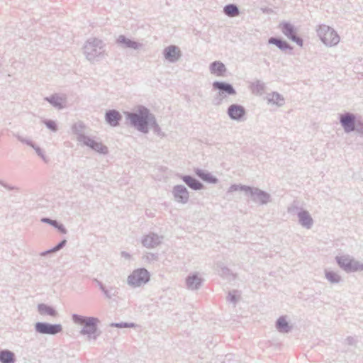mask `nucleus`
<instances>
[{
	"instance_id": "obj_30",
	"label": "nucleus",
	"mask_w": 363,
	"mask_h": 363,
	"mask_svg": "<svg viewBox=\"0 0 363 363\" xmlns=\"http://www.w3.org/2000/svg\"><path fill=\"white\" fill-rule=\"evenodd\" d=\"M324 273L325 277L330 284H338L342 281L341 276L334 271L325 269Z\"/></svg>"
},
{
	"instance_id": "obj_11",
	"label": "nucleus",
	"mask_w": 363,
	"mask_h": 363,
	"mask_svg": "<svg viewBox=\"0 0 363 363\" xmlns=\"http://www.w3.org/2000/svg\"><path fill=\"white\" fill-rule=\"evenodd\" d=\"M79 142L100 154L106 155L108 152V147L106 145H103L101 142L94 140L89 136L80 135Z\"/></svg>"
},
{
	"instance_id": "obj_32",
	"label": "nucleus",
	"mask_w": 363,
	"mask_h": 363,
	"mask_svg": "<svg viewBox=\"0 0 363 363\" xmlns=\"http://www.w3.org/2000/svg\"><path fill=\"white\" fill-rule=\"evenodd\" d=\"M223 12L226 16L230 17L238 16L240 13L238 6L234 4H229L225 5L223 8Z\"/></svg>"
},
{
	"instance_id": "obj_41",
	"label": "nucleus",
	"mask_w": 363,
	"mask_h": 363,
	"mask_svg": "<svg viewBox=\"0 0 363 363\" xmlns=\"http://www.w3.org/2000/svg\"><path fill=\"white\" fill-rule=\"evenodd\" d=\"M32 147L35 150V151L36 154H37V155H38V156H39V157H40V158H41L44 162H47V161H48V160H47V159H46V157H45V155L44 152L43 151V150H42L40 147H38V145H36L35 144H34V145H33V146Z\"/></svg>"
},
{
	"instance_id": "obj_1",
	"label": "nucleus",
	"mask_w": 363,
	"mask_h": 363,
	"mask_svg": "<svg viewBox=\"0 0 363 363\" xmlns=\"http://www.w3.org/2000/svg\"><path fill=\"white\" fill-rule=\"evenodd\" d=\"M124 114L130 126L144 134L149 133L150 124L155 115L147 107L139 106L136 111H125Z\"/></svg>"
},
{
	"instance_id": "obj_24",
	"label": "nucleus",
	"mask_w": 363,
	"mask_h": 363,
	"mask_svg": "<svg viewBox=\"0 0 363 363\" xmlns=\"http://www.w3.org/2000/svg\"><path fill=\"white\" fill-rule=\"evenodd\" d=\"M194 173L198 177L207 183L216 184L218 182V179L215 176L206 170L196 168L194 169Z\"/></svg>"
},
{
	"instance_id": "obj_6",
	"label": "nucleus",
	"mask_w": 363,
	"mask_h": 363,
	"mask_svg": "<svg viewBox=\"0 0 363 363\" xmlns=\"http://www.w3.org/2000/svg\"><path fill=\"white\" fill-rule=\"evenodd\" d=\"M316 31L318 36L326 46H335L340 42V36L337 32L328 26L320 25Z\"/></svg>"
},
{
	"instance_id": "obj_2",
	"label": "nucleus",
	"mask_w": 363,
	"mask_h": 363,
	"mask_svg": "<svg viewBox=\"0 0 363 363\" xmlns=\"http://www.w3.org/2000/svg\"><path fill=\"white\" fill-rule=\"evenodd\" d=\"M72 321L77 325L82 326L79 333L83 335H87L89 340H96L101 335L98 325L100 320L98 318L93 316H84L77 313L72 315Z\"/></svg>"
},
{
	"instance_id": "obj_29",
	"label": "nucleus",
	"mask_w": 363,
	"mask_h": 363,
	"mask_svg": "<svg viewBox=\"0 0 363 363\" xmlns=\"http://www.w3.org/2000/svg\"><path fill=\"white\" fill-rule=\"evenodd\" d=\"M41 222L44 223H48L52 226H53L55 228L57 229L59 232H60L62 234H66L67 233V229L64 226L63 224L60 223L57 220H52L49 218H42Z\"/></svg>"
},
{
	"instance_id": "obj_5",
	"label": "nucleus",
	"mask_w": 363,
	"mask_h": 363,
	"mask_svg": "<svg viewBox=\"0 0 363 363\" xmlns=\"http://www.w3.org/2000/svg\"><path fill=\"white\" fill-rule=\"evenodd\" d=\"M335 260L340 268L346 273L363 271V263L350 255L336 256Z\"/></svg>"
},
{
	"instance_id": "obj_47",
	"label": "nucleus",
	"mask_w": 363,
	"mask_h": 363,
	"mask_svg": "<svg viewBox=\"0 0 363 363\" xmlns=\"http://www.w3.org/2000/svg\"><path fill=\"white\" fill-rule=\"evenodd\" d=\"M219 273L223 277H228L231 274L230 269L225 266L220 267V270L219 271Z\"/></svg>"
},
{
	"instance_id": "obj_27",
	"label": "nucleus",
	"mask_w": 363,
	"mask_h": 363,
	"mask_svg": "<svg viewBox=\"0 0 363 363\" xmlns=\"http://www.w3.org/2000/svg\"><path fill=\"white\" fill-rule=\"evenodd\" d=\"M16 357L13 352L4 349L0 350V363H16Z\"/></svg>"
},
{
	"instance_id": "obj_21",
	"label": "nucleus",
	"mask_w": 363,
	"mask_h": 363,
	"mask_svg": "<svg viewBox=\"0 0 363 363\" xmlns=\"http://www.w3.org/2000/svg\"><path fill=\"white\" fill-rule=\"evenodd\" d=\"M179 178L191 189L201 190L204 185L197 179L191 175H179Z\"/></svg>"
},
{
	"instance_id": "obj_46",
	"label": "nucleus",
	"mask_w": 363,
	"mask_h": 363,
	"mask_svg": "<svg viewBox=\"0 0 363 363\" xmlns=\"http://www.w3.org/2000/svg\"><path fill=\"white\" fill-rule=\"evenodd\" d=\"M67 244V240H62L58 244H57L55 247L52 248V252H57L60 250L62 249Z\"/></svg>"
},
{
	"instance_id": "obj_33",
	"label": "nucleus",
	"mask_w": 363,
	"mask_h": 363,
	"mask_svg": "<svg viewBox=\"0 0 363 363\" xmlns=\"http://www.w3.org/2000/svg\"><path fill=\"white\" fill-rule=\"evenodd\" d=\"M272 97L268 99L269 103L282 106L284 104V99L279 93L274 91L271 94Z\"/></svg>"
},
{
	"instance_id": "obj_8",
	"label": "nucleus",
	"mask_w": 363,
	"mask_h": 363,
	"mask_svg": "<svg viewBox=\"0 0 363 363\" xmlns=\"http://www.w3.org/2000/svg\"><path fill=\"white\" fill-rule=\"evenodd\" d=\"M282 33L289 40L296 43L298 46L302 47L303 40L298 35L297 28L291 23L283 21L279 25Z\"/></svg>"
},
{
	"instance_id": "obj_20",
	"label": "nucleus",
	"mask_w": 363,
	"mask_h": 363,
	"mask_svg": "<svg viewBox=\"0 0 363 363\" xmlns=\"http://www.w3.org/2000/svg\"><path fill=\"white\" fill-rule=\"evenodd\" d=\"M203 281V279L200 277L197 272L191 274L186 278V287L190 290L199 289L201 287Z\"/></svg>"
},
{
	"instance_id": "obj_15",
	"label": "nucleus",
	"mask_w": 363,
	"mask_h": 363,
	"mask_svg": "<svg viewBox=\"0 0 363 363\" xmlns=\"http://www.w3.org/2000/svg\"><path fill=\"white\" fill-rule=\"evenodd\" d=\"M162 53L165 60L171 63L177 62L182 56V52L179 48L174 45L166 47L163 50Z\"/></svg>"
},
{
	"instance_id": "obj_12",
	"label": "nucleus",
	"mask_w": 363,
	"mask_h": 363,
	"mask_svg": "<svg viewBox=\"0 0 363 363\" xmlns=\"http://www.w3.org/2000/svg\"><path fill=\"white\" fill-rule=\"evenodd\" d=\"M339 119L340 123L345 133H349L354 131L357 118L354 113L346 112L340 114Z\"/></svg>"
},
{
	"instance_id": "obj_52",
	"label": "nucleus",
	"mask_w": 363,
	"mask_h": 363,
	"mask_svg": "<svg viewBox=\"0 0 363 363\" xmlns=\"http://www.w3.org/2000/svg\"><path fill=\"white\" fill-rule=\"evenodd\" d=\"M122 256L125 257H130V255L125 252H122Z\"/></svg>"
},
{
	"instance_id": "obj_4",
	"label": "nucleus",
	"mask_w": 363,
	"mask_h": 363,
	"mask_svg": "<svg viewBox=\"0 0 363 363\" xmlns=\"http://www.w3.org/2000/svg\"><path fill=\"white\" fill-rule=\"evenodd\" d=\"M83 49L86 58L91 62H97L104 56V43L98 38L89 39Z\"/></svg>"
},
{
	"instance_id": "obj_14",
	"label": "nucleus",
	"mask_w": 363,
	"mask_h": 363,
	"mask_svg": "<svg viewBox=\"0 0 363 363\" xmlns=\"http://www.w3.org/2000/svg\"><path fill=\"white\" fill-rule=\"evenodd\" d=\"M172 192L177 202L185 204L189 201V193L185 186L182 184L175 185Z\"/></svg>"
},
{
	"instance_id": "obj_31",
	"label": "nucleus",
	"mask_w": 363,
	"mask_h": 363,
	"mask_svg": "<svg viewBox=\"0 0 363 363\" xmlns=\"http://www.w3.org/2000/svg\"><path fill=\"white\" fill-rule=\"evenodd\" d=\"M250 87L252 94L256 95H262L265 89V84L260 80H256L255 82L251 83Z\"/></svg>"
},
{
	"instance_id": "obj_28",
	"label": "nucleus",
	"mask_w": 363,
	"mask_h": 363,
	"mask_svg": "<svg viewBox=\"0 0 363 363\" xmlns=\"http://www.w3.org/2000/svg\"><path fill=\"white\" fill-rule=\"evenodd\" d=\"M45 100L49 102L53 107L57 109H62L64 108V106L62 104L63 99L57 94H54L50 96L45 97Z\"/></svg>"
},
{
	"instance_id": "obj_34",
	"label": "nucleus",
	"mask_w": 363,
	"mask_h": 363,
	"mask_svg": "<svg viewBox=\"0 0 363 363\" xmlns=\"http://www.w3.org/2000/svg\"><path fill=\"white\" fill-rule=\"evenodd\" d=\"M106 298L111 299L118 294V288L114 286H106L102 291Z\"/></svg>"
},
{
	"instance_id": "obj_3",
	"label": "nucleus",
	"mask_w": 363,
	"mask_h": 363,
	"mask_svg": "<svg viewBox=\"0 0 363 363\" xmlns=\"http://www.w3.org/2000/svg\"><path fill=\"white\" fill-rule=\"evenodd\" d=\"M236 191H244L247 196H250L253 202L259 205H266L272 201L271 195L269 193L257 187L242 184H232L228 189V192Z\"/></svg>"
},
{
	"instance_id": "obj_25",
	"label": "nucleus",
	"mask_w": 363,
	"mask_h": 363,
	"mask_svg": "<svg viewBox=\"0 0 363 363\" xmlns=\"http://www.w3.org/2000/svg\"><path fill=\"white\" fill-rule=\"evenodd\" d=\"M38 311L41 315H49L53 318L58 315V313L54 307L45 303H39L38 305Z\"/></svg>"
},
{
	"instance_id": "obj_44",
	"label": "nucleus",
	"mask_w": 363,
	"mask_h": 363,
	"mask_svg": "<svg viewBox=\"0 0 363 363\" xmlns=\"http://www.w3.org/2000/svg\"><path fill=\"white\" fill-rule=\"evenodd\" d=\"M236 292H237V291H235V290L229 291L228 297H227V299H228V301H230L231 303H237L238 298H237V296L235 295Z\"/></svg>"
},
{
	"instance_id": "obj_18",
	"label": "nucleus",
	"mask_w": 363,
	"mask_h": 363,
	"mask_svg": "<svg viewBox=\"0 0 363 363\" xmlns=\"http://www.w3.org/2000/svg\"><path fill=\"white\" fill-rule=\"evenodd\" d=\"M122 118L121 113L116 109H110L105 113V121L112 127L118 126Z\"/></svg>"
},
{
	"instance_id": "obj_37",
	"label": "nucleus",
	"mask_w": 363,
	"mask_h": 363,
	"mask_svg": "<svg viewBox=\"0 0 363 363\" xmlns=\"http://www.w3.org/2000/svg\"><path fill=\"white\" fill-rule=\"evenodd\" d=\"M111 327L118 328H132L135 327V324L134 323H126V322H121V323H112L110 325Z\"/></svg>"
},
{
	"instance_id": "obj_16",
	"label": "nucleus",
	"mask_w": 363,
	"mask_h": 363,
	"mask_svg": "<svg viewBox=\"0 0 363 363\" xmlns=\"http://www.w3.org/2000/svg\"><path fill=\"white\" fill-rule=\"evenodd\" d=\"M116 43L119 45L123 49H133L139 50L143 48V43L135 41L125 36L124 35H120L116 39Z\"/></svg>"
},
{
	"instance_id": "obj_35",
	"label": "nucleus",
	"mask_w": 363,
	"mask_h": 363,
	"mask_svg": "<svg viewBox=\"0 0 363 363\" xmlns=\"http://www.w3.org/2000/svg\"><path fill=\"white\" fill-rule=\"evenodd\" d=\"M84 124L82 122H78L72 125V131L77 135V140L79 142L80 135H85L82 132L84 128Z\"/></svg>"
},
{
	"instance_id": "obj_50",
	"label": "nucleus",
	"mask_w": 363,
	"mask_h": 363,
	"mask_svg": "<svg viewBox=\"0 0 363 363\" xmlns=\"http://www.w3.org/2000/svg\"><path fill=\"white\" fill-rule=\"evenodd\" d=\"M94 281L96 283L97 286L99 287V289H101V291L106 287V286L101 281L98 280L97 279H94Z\"/></svg>"
},
{
	"instance_id": "obj_7",
	"label": "nucleus",
	"mask_w": 363,
	"mask_h": 363,
	"mask_svg": "<svg viewBox=\"0 0 363 363\" xmlns=\"http://www.w3.org/2000/svg\"><path fill=\"white\" fill-rule=\"evenodd\" d=\"M150 279V274L145 268H138L128 277L127 283L129 286L136 288L147 284Z\"/></svg>"
},
{
	"instance_id": "obj_48",
	"label": "nucleus",
	"mask_w": 363,
	"mask_h": 363,
	"mask_svg": "<svg viewBox=\"0 0 363 363\" xmlns=\"http://www.w3.org/2000/svg\"><path fill=\"white\" fill-rule=\"evenodd\" d=\"M0 185L4 186L5 189L12 191V190H18V188L14 186H11L8 184L7 183L4 182L3 180L0 179Z\"/></svg>"
},
{
	"instance_id": "obj_10",
	"label": "nucleus",
	"mask_w": 363,
	"mask_h": 363,
	"mask_svg": "<svg viewBox=\"0 0 363 363\" xmlns=\"http://www.w3.org/2000/svg\"><path fill=\"white\" fill-rule=\"evenodd\" d=\"M213 90L217 91L220 96L226 99L230 96H235L237 91L234 86L228 82L224 81H215L212 84Z\"/></svg>"
},
{
	"instance_id": "obj_45",
	"label": "nucleus",
	"mask_w": 363,
	"mask_h": 363,
	"mask_svg": "<svg viewBox=\"0 0 363 363\" xmlns=\"http://www.w3.org/2000/svg\"><path fill=\"white\" fill-rule=\"evenodd\" d=\"M224 99L225 98L223 96H220L218 92L213 99V105L219 106L223 104Z\"/></svg>"
},
{
	"instance_id": "obj_40",
	"label": "nucleus",
	"mask_w": 363,
	"mask_h": 363,
	"mask_svg": "<svg viewBox=\"0 0 363 363\" xmlns=\"http://www.w3.org/2000/svg\"><path fill=\"white\" fill-rule=\"evenodd\" d=\"M354 131L363 136V118H359L357 119Z\"/></svg>"
},
{
	"instance_id": "obj_36",
	"label": "nucleus",
	"mask_w": 363,
	"mask_h": 363,
	"mask_svg": "<svg viewBox=\"0 0 363 363\" xmlns=\"http://www.w3.org/2000/svg\"><path fill=\"white\" fill-rule=\"evenodd\" d=\"M43 123L45 125V126L52 130V132H57L58 130L57 123L51 119H44Z\"/></svg>"
},
{
	"instance_id": "obj_43",
	"label": "nucleus",
	"mask_w": 363,
	"mask_h": 363,
	"mask_svg": "<svg viewBox=\"0 0 363 363\" xmlns=\"http://www.w3.org/2000/svg\"><path fill=\"white\" fill-rule=\"evenodd\" d=\"M146 259L149 262L157 261L159 259L158 253L147 252L145 255Z\"/></svg>"
},
{
	"instance_id": "obj_13",
	"label": "nucleus",
	"mask_w": 363,
	"mask_h": 363,
	"mask_svg": "<svg viewBox=\"0 0 363 363\" xmlns=\"http://www.w3.org/2000/svg\"><path fill=\"white\" fill-rule=\"evenodd\" d=\"M227 113L230 119L236 121H242L246 115V110L242 105L233 104L228 106Z\"/></svg>"
},
{
	"instance_id": "obj_9",
	"label": "nucleus",
	"mask_w": 363,
	"mask_h": 363,
	"mask_svg": "<svg viewBox=\"0 0 363 363\" xmlns=\"http://www.w3.org/2000/svg\"><path fill=\"white\" fill-rule=\"evenodd\" d=\"M35 331L41 335H55L60 333L63 328L60 323L52 324L47 322H37L34 325Z\"/></svg>"
},
{
	"instance_id": "obj_38",
	"label": "nucleus",
	"mask_w": 363,
	"mask_h": 363,
	"mask_svg": "<svg viewBox=\"0 0 363 363\" xmlns=\"http://www.w3.org/2000/svg\"><path fill=\"white\" fill-rule=\"evenodd\" d=\"M150 128L152 129L154 133L158 135H161L162 130L160 125L157 123L155 116H154V118L151 121V123L150 124Z\"/></svg>"
},
{
	"instance_id": "obj_17",
	"label": "nucleus",
	"mask_w": 363,
	"mask_h": 363,
	"mask_svg": "<svg viewBox=\"0 0 363 363\" xmlns=\"http://www.w3.org/2000/svg\"><path fill=\"white\" fill-rule=\"evenodd\" d=\"M162 236H159L154 233H150L143 237L141 242L147 248H154L161 244Z\"/></svg>"
},
{
	"instance_id": "obj_42",
	"label": "nucleus",
	"mask_w": 363,
	"mask_h": 363,
	"mask_svg": "<svg viewBox=\"0 0 363 363\" xmlns=\"http://www.w3.org/2000/svg\"><path fill=\"white\" fill-rule=\"evenodd\" d=\"M15 136L17 138V139L20 142H21L23 143H25V144H26L27 145H28V146H30L31 147L35 144L32 140H30L29 139H27V138H23L22 136L19 135L18 134L15 135Z\"/></svg>"
},
{
	"instance_id": "obj_26",
	"label": "nucleus",
	"mask_w": 363,
	"mask_h": 363,
	"mask_svg": "<svg viewBox=\"0 0 363 363\" xmlns=\"http://www.w3.org/2000/svg\"><path fill=\"white\" fill-rule=\"evenodd\" d=\"M276 328L281 333H288L291 329L292 326L289 325L285 316H280L276 321Z\"/></svg>"
},
{
	"instance_id": "obj_39",
	"label": "nucleus",
	"mask_w": 363,
	"mask_h": 363,
	"mask_svg": "<svg viewBox=\"0 0 363 363\" xmlns=\"http://www.w3.org/2000/svg\"><path fill=\"white\" fill-rule=\"evenodd\" d=\"M301 209L302 208L298 206V203L296 201H294L293 203L288 207L287 211L289 213L293 215L296 214L298 216V213Z\"/></svg>"
},
{
	"instance_id": "obj_23",
	"label": "nucleus",
	"mask_w": 363,
	"mask_h": 363,
	"mask_svg": "<svg viewBox=\"0 0 363 363\" xmlns=\"http://www.w3.org/2000/svg\"><path fill=\"white\" fill-rule=\"evenodd\" d=\"M209 70L213 74H216L218 77H224L227 72V68L222 62L214 61L210 64Z\"/></svg>"
},
{
	"instance_id": "obj_19",
	"label": "nucleus",
	"mask_w": 363,
	"mask_h": 363,
	"mask_svg": "<svg viewBox=\"0 0 363 363\" xmlns=\"http://www.w3.org/2000/svg\"><path fill=\"white\" fill-rule=\"evenodd\" d=\"M268 43L276 45L280 50L292 54L293 47L286 40L279 37H270Z\"/></svg>"
},
{
	"instance_id": "obj_51",
	"label": "nucleus",
	"mask_w": 363,
	"mask_h": 363,
	"mask_svg": "<svg viewBox=\"0 0 363 363\" xmlns=\"http://www.w3.org/2000/svg\"><path fill=\"white\" fill-rule=\"evenodd\" d=\"M52 252H52V248H51V249H50V250H45V251H44V252H42L40 253V255H41V256H46V255H48V254L52 253Z\"/></svg>"
},
{
	"instance_id": "obj_22",
	"label": "nucleus",
	"mask_w": 363,
	"mask_h": 363,
	"mask_svg": "<svg viewBox=\"0 0 363 363\" xmlns=\"http://www.w3.org/2000/svg\"><path fill=\"white\" fill-rule=\"evenodd\" d=\"M298 223L306 229H311L313 225V220L309 212L304 209H301L298 213Z\"/></svg>"
},
{
	"instance_id": "obj_49",
	"label": "nucleus",
	"mask_w": 363,
	"mask_h": 363,
	"mask_svg": "<svg viewBox=\"0 0 363 363\" xmlns=\"http://www.w3.org/2000/svg\"><path fill=\"white\" fill-rule=\"evenodd\" d=\"M346 342L349 345H355L357 343V340L352 336H349L346 338Z\"/></svg>"
}]
</instances>
